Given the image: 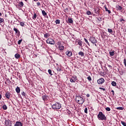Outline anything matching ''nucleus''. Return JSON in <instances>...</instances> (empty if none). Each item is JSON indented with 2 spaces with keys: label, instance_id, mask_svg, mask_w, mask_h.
I'll list each match as a JSON object with an SVG mask.
<instances>
[{
  "label": "nucleus",
  "instance_id": "51",
  "mask_svg": "<svg viewBox=\"0 0 126 126\" xmlns=\"http://www.w3.org/2000/svg\"><path fill=\"white\" fill-rule=\"evenodd\" d=\"M7 81H8V83L10 82V80H9L8 79H7Z\"/></svg>",
  "mask_w": 126,
  "mask_h": 126
},
{
  "label": "nucleus",
  "instance_id": "24",
  "mask_svg": "<svg viewBox=\"0 0 126 126\" xmlns=\"http://www.w3.org/2000/svg\"><path fill=\"white\" fill-rule=\"evenodd\" d=\"M78 44L79 45V46H80V47L82 46V41L81 40H79L78 42Z\"/></svg>",
  "mask_w": 126,
  "mask_h": 126
},
{
  "label": "nucleus",
  "instance_id": "33",
  "mask_svg": "<svg viewBox=\"0 0 126 126\" xmlns=\"http://www.w3.org/2000/svg\"><path fill=\"white\" fill-rule=\"evenodd\" d=\"M84 41L87 44H88V45H89V46H90V45L89 44V42H88V40H87V39L84 38Z\"/></svg>",
  "mask_w": 126,
  "mask_h": 126
},
{
  "label": "nucleus",
  "instance_id": "60",
  "mask_svg": "<svg viewBox=\"0 0 126 126\" xmlns=\"http://www.w3.org/2000/svg\"><path fill=\"white\" fill-rule=\"evenodd\" d=\"M25 0V1H27V0Z\"/></svg>",
  "mask_w": 126,
  "mask_h": 126
},
{
  "label": "nucleus",
  "instance_id": "17",
  "mask_svg": "<svg viewBox=\"0 0 126 126\" xmlns=\"http://www.w3.org/2000/svg\"><path fill=\"white\" fill-rule=\"evenodd\" d=\"M24 5V3H23V2L22 1L19 2L18 4V6H19L20 7H22Z\"/></svg>",
  "mask_w": 126,
  "mask_h": 126
},
{
  "label": "nucleus",
  "instance_id": "27",
  "mask_svg": "<svg viewBox=\"0 0 126 126\" xmlns=\"http://www.w3.org/2000/svg\"><path fill=\"white\" fill-rule=\"evenodd\" d=\"M56 24H60L61 23V20H56L55 21Z\"/></svg>",
  "mask_w": 126,
  "mask_h": 126
},
{
  "label": "nucleus",
  "instance_id": "48",
  "mask_svg": "<svg viewBox=\"0 0 126 126\" xmlns=\"http://www.w3.org/2000/svg\"><path fill=\"white\" fill-rule=\"evenodd\" d=\"M120 22H123V21H126L124 19H120Z\"/></svg>",
  "mask_w": 126,
  "mask_h": 126
},
{
  "label": "nucleus",
  "instance_id": "45",
  "mask_svg": "<svg viewBox=\"0 0 126 126\" xmlns=\"http://www.w3.org/2000/svg\"><path fill=\"white\" fill-rule=\"evenodd\" d=\"M99 89H100V90H103V91H105L106 90L105 88H103L101 87H99Z\"/></svg>",
  "mask_w": 126,
  "mask_h": 126
},
{
  "label": "nucleus",
  "instance_id": "2",
  "mask_svg": "<svg viewBox=\"0 0 126 126\" xmlns=\"http://www.w3.org/2000/svg\"><path fill=\"white\" fill-rule=\"evenodd\" d=\"M97 119L101 121H106L107 117L105 114H103V112L100 111L97 115Z\"/></svg>",
  "mask_w": 126,
  "mask_h": 126
},
{
  "label": "nucleus",
  "instance_id": "59",
  "mask_svg": "<svg viewBox=\"0 0 126 126\" xmlns=\"http://www.w3.org/2000/svg\"><path fill=\"white\" fill-rule=\"evenodd\" d=\"M5 84H6V82H5Z\"/></svg>",
  "mask_w": 126,
  "mask_h": 126
},
{
  "label": "nucleus",
  "instance_id": "56",
  "mask_svg": "<svg viewBox=\"0 0 126 126\" xmlns=\"http://www.w3.org/2000/svg\"><path fill=\"white\" fill-rule=\"evenodd\" d=\"M1 15H2L1 13H0V16H1Z\"/></svg>",
  "mask_w": 126,
  "mask_h": 126
},
{
  "label": "nucleus",
  "instance_id": "34",
  "mask_svg": "<svg viewBox=\"0 0 126 126\" xmlns=\"http://www.w3.org/2000/svg\"><path fill=\"white\" fill-rule=\"evenodd\" d=\"M105 10H106V11L108 12L109 14H110V13H111V10H108V8H107V7L105 8Z\"/></svg>",
  "mask_w": 126,
  "mask_h": 126
},
{
  "label": "nucleus",
  "instance_id": "25",
  "mask_svg": "<svg viewBox=\"0 0 126 126\" xmlns=\"http://www.w3.org/2000/svg\"><path fill=\"white\" fill-rule=\"evenodd\" d=\"M108 32H109V33H110V34H113V30L111 29H108Z\"/></svg>",
  "mask_w": 126,
  "mask_h": 126
},
{
  "label": "nucleus",
  "instance_id": "49",
  "mask_svg": "<svg viewBox=\"0 0 126 126\" xmlns=\"http://www.w3.org/2000/svg\"><path fill=\"white\" fill-rule=\"evenodd\" d=\"M111 92L112 93V95L113 96H114V95H115V92L114 91V90H112Z\"/></svg>",
  "mask_w": 126,
  "mask_h": 126
},
{
  "label": "nucleus",
  "instance_id": "44",
  "mask_svg": "<svg viewBox=\"0 0 126 126\" xmlns=\"http://www.w3.org/2000/svg\"><path fill=\"white\" fill-rule=\"evenodd\" d=\"M57 69L58 71H62V69H61L60 67H57Z\"/></svg>",
  "mask_w": 126,
  "mask_h": 126
},
{
  "label": "nucleus",
  "instance_id": "42",
  "mask_svg": "<svg viewBox=\"0 0 126 126\" xmlns=\"http://www.w3.org/2000/svg\"><path fill=\"white\" fill-rule=\"evenodd\" d=\"M118 9L119 10H122V9H123V7H122L121 6H119L118 7Z\"/></svg>",
  "mask_w": 126,
  "mask_h": 126
},
{
  "label": "nucleus",
  "instance_id": "55",
  "mask_svg": "<svg viewBox=\"0 0 126 126\" xmlns=\"http://www.w3.org/2000/svg\"><path fill=\"white\" fill-rule=\"evenodd\" d=\"M34 1H38V0H33Z\"/></svg>",
  "mask_w": 126,
  "mask_h": 126
},
{
  "label": "nucleus",
  "instance_id": "36",
  "mask_svg": "<svg viewBox=\"0 0 126 126\" xmlns=\"http://www.w3.org/2000/svg\"><path fill=\"white\" fill-rule=\"evenodd\" d=\"M2 22H4V19L3 18H0V23H2Z\"/></svg>",
  "mask_w": 126,
  "mask_h": 126
},
{
  "label": "nucleus",
  "instance_id": "8",
  "mask_svg": "<svg viewBox=\"0 0 126 126\" xmlns=\"http://www.w3.org/2000/svg\"><path fill=\"white\" fill-rule=\"evenodd\" d=\"M105 82V80H104V78H101L98 80H97V83L98 84H103Z\"/></svg>",
  "mask_w": 126,
  "mask_h": 126
},
{
  "label": "nucleus",
  "instance_id": "43",
  "mask_svg": "<svg viewBox=\"0 0 126 126\" xmlns=\"http://www.w3.org/2000/svg\"><path fill=\"white\" fill-rule=\"evenodd\" d=\"M87 111H88V109H87V107H86L85 110H84V112L86 113V114H87L88 112Z\"/></svg>",
  "mask_w": 126,
  "mask_h": 126
},
{
  "label": "nucleus",
  "instance_id": "16",
  "mask_svg": "<svg viewBox=\"0 0 126 126\" xmlns=\"http://www.w3.org/2000/svg\"><path fill=\"white\" fill-rule=\"evenodd\" d=\"M59 49L60 51H63V49H64V46H63L62 45H59Z\"/></svg>",
  "mask_w": 126,
  "mask_h": 126
},
{
  "label": "nucleus",
  "instance_id": "47",
  "mask_svg": "<svg viewBox=\"0 0 126 126\" xmlns=\"http://www.w3.org/2000/svg\"><path fill=\"white\" fill-rule=\"evenodd\" d=\"M124 64H125V66H126V59H124Z\"/></svg>",
  "mask_w": 126,
  "mask_h": 126
},
{
  "label": "nucleus",
  "instance_id": "10",
  "mask_svg": "<svg viewBox=\"0 0 126 126\" xmlns=\"http://www.w3.org/2000/svg\"><path fill=\"white\" fill-rule=\"evenodd\" d=\"M42 100L45 101L49 99V96H47V95H43L42 96Z\"/></svg>",
  "mask_w": 126,
  "mask_h": 126
},
{
  "label": "nucleus",
  "instance_id": "38",
  "mask_svg": "<svg viewBox=\"0 0 126 126\" xmlns=\"http://www.w3.org/2000/svg\"><path fill=\"white\" fill-rule=\"evenodd\" d=\"M21 26H24V25H25V24H24V22H21L20 23Z\"/></svg>",
  "mask_w": 126,
  "mask_h": 126
},
{
  "label": "nucleus",
  "instance_id": "12",
  "mask_svg": "<svg viewBox=\"0 0 126 126\" xmlns=\"http://www.w3.org/2000/svg\"><path fill=\"white\" fill-rule=\"evenodd\" d=\"M5 97H6L7 99H9V98H10V93L9 92L6 93V94H5Z\"/></svg>",
  "mask_w": 126,
  "mask_h": 126
},
{
  "label": "nucleus",
  "instance_id": "54",
  "mask_svg": "<svg viewBox=\"0 0 126 126\" xmlns=\"http://www.w3.org/2000/svg\"><path fill=\"white\" fill-rule=\"evenodd\" d=\"M94 46H95V47H97V45L96 44V43H94Z\"/></svg>",
  "mask_w": 126,
  "mask_h": 126
},
{
  "label": "nucleus",
  "instance_id": "9",
  "mask_svg": "<svg viewBox=\"0 0 126 126\" xmlns=\"http://www.w3.org/2000/svg\"><path fill=\"white\" fill-rule=\"evenodd\" d=\"M65 55L67 56V57H71V56H72V52L68 50L65 52Z\"/></svg>",
  "mask_w": 126,
  "mask_h": 126
},
{
  "label": "nucleus",
  "instance_id": "50",
  "mask_svg": "<svg viewBox=\"0 0 126 126\" xmlns=\"http://www.w3.org/2000/svg\"><path fill=\"white\" fill-rule=\"evenodd\" d=\"M86 96H87V97H90V94H86Z\"/></svg>",
  "mask_w": 126,
  "mask_h": 126
},
{
  "label": "nucleus",
  "instance_id": "30",
  "mask_svg": "<svg viewBox=\"0 0 126 126\" xmlns=\"http://www.w3.org/2000/svg\"><path fill=\"white\" fill-rule=\"evenodd\" d=\"M21 95H22V96H23V97H26V94H25V92H23L21 93Z\"/></svg>",
  "mask_w": 126,
  "mask_h": 126
},
{
  "label": "nucleus",
  "instance_id": "20",
  "mask_svg": "<svg viewBox=\"0 0 126 126\" xmlns=\"http://www.w3.org/2000/svg\"><path fill=\"white\" fill-rule=\"evenodd\" d=\"M78 55L79 56H81V57H84V53H83V52H82V51H80L78 53Z\"/></svg>",
  "mask_w": 126,
  "mask_h": 126
},
{
  "label": "nucleus",
  "instance_id": "32",
  "mask_svg": "<svg viewBox=\"0 0 126 126\" xmlns=\"http://www.w3.org/2000/svg\"><path fill=\"white\" fill-rule=\"evenodd\" d=\"M105 110H106V111H107L108 112H110V111H111V108L109 107H107L105 108Z\"/></svg>",
  "mask_w": 126,
  "mask_h": 126
},
{
  "label": "nucleus",
  "instance_id": "4",
  "mask_svg": "<svg viewBox=\"0 0 126 126\" xmlns=\"http://www.w3.org/2000/svg\"><path fill=\"white\" fill-rule=\"evenodd\" d=\"M47 44H50V45H55V40L52 38H48L46 40Z\"/></svg>",
  "mask_w": 126,
  "mask_h": 126
},
{
  "label": "nucleus",
  "instance_id": "35",
  "mask_svg": "<svg viewBox=\"0 0 126 126\" xmlns=\"http://www.w3.org/2000/svg\"><path fill=\"white\" fill-rule=\"evenodd\" d=\"M87 15H91V11H87Z\"/></svg>",
  "mask_w": 126,
  "mask_h": 126
},
{
  "label": "nucleus",
  "instance_id": "21",
  "mask_svg": "<svg viewBox=\"0 0 126 126\" xmlns=\"http://www.w3.org/2000/svg\"><path fill=\"white\" fill-rule=\"evenodd\" d=\"M16 92L17 93H20V88L18 87H17L16 88Z\"/></svg>",
  "mask_w": 126,
  "mask_h": 126
},
{
  "label": "nucleus",
  "instance_id": "28",
  "mask_svg": "<svg viewBox=\"0 0 126 126\" xmlns=\"http://www.w3.org/2000/svg\"><path fill=\"white\" fill-rule=\"evenodd\" d=\"M2 108H3V110H7V106L5 104H4L2 106Z\"/></svg>",
  "mask_w": 126,
  "mask_h": 126
},
{
  "label": "nucleus",
  "instance_id": "23",
  "mask_svg": "<svg viewBox=\"0 0 126 126\" xmlns=\"http://www.w3.org/2000/svg\"><path fill=\"white\" fill-rule=\"evenodd\" d=\"M42 13L43 16H46V15H47V13L44 10H42Z\"/></svg>",
  "mask_w": 126,
  "mask_h": 126
},
{
  "label": "nucleus",
  "instance_id": "13",
  "mask_svg": "<svg viewBox=\"0 0 126 126\" xmlns=\"http://www.w3.org/2000/svg\"><path fill=\"white\" fill-rule=\"evenodd\" d=\"M13 30L14 31H15L16 34H18V35H20V32L17 28H14Z\"/></svg>",
  "mask_w": 126,
  "mask_h": 126
},
{
  "label": "nucleus",
  "instance_id": "5",
  "mask_svg": "<svg viewBox=\"0 0 126 126\" xmlns=\"http://www.w3.org/2000/svg\"><path fill=\"white\" fill-rule=\"evenodd\" d=\"M89 40L92 43V44H96L97 42V40L94 36L90 37Z\"/></svg>",
  "mask_w": 126,
  "mask_h": 126
},
{
  "label": "nucleus",
  "instance_id": "18",
  "mask_svg": "<svg viewBox=\"0 0 126 126\" xmlns=\"http://www.w3.org/2000/svg\"><path fill=\"white\" fill-rule=\"evenodd\" d=\"M109 55L111 56V57L115 56V51L109 52Z\"/></svg>",
  "mask_w": 126,
  "mask_h": 126
},
{
  "label": "nucleus",
  "instance_id": "3",
  "mask_svg": "<svg viewBox=\"0 0 126 126\" xmlns=\"http://www.w3.org/2000/svg\"><path fill=\"white\" fill-rule=\"evenodd\" d=\"M62 108V104L60 103L56 102L52 105V108L53 110H60Z\"/></svg>",
  "mask_w": 126,
  "mask_h": 126
},
{
  "label": "nucleus",
  "instance_id": "52",
  "mask_svg": "<svg viewBox=\"0 0 126 126\" xmlns=\"http://www.w3.org/2000/svg\"><path fill=\"white\" fill-rule=\"evenodd\" d=\"M108 67H110V68L112 67V66L111 65H108Z\"/></svg>",
  "mask_w": 126,
  "mask_h": 126
},
{
  "label": "nucleus",
  "instance_id": "53",
  "mask_svg": "<svg viewBox=\"0 0 126 126\" xmlns=\"http://www.w3.org/2000/svg\"><path fill=\"white\" fill-rule=\"evenodd\" d=\"M1 97H2L1 94H0V99H1Z\"/></svg>",
  "mask_w": 126,
  "mask_h": 126
},
{
  "label": "nucleus",
  "instance_id": "39",
  "mask_svg": "<svg viewBox=\"0 0 126 126\" xmlns=\"http://www.w3.org/2000/svg\"><path fill=\"white\" fill-rule=\"evenodd\" d=\"M48 73H49V74H50V75H53V74H52V70L48 69Z\"/></svg>",
  "mask_w": 126,
  "mask_h": 126
},
{
  "label": "nucleus",
  "instance_id": "1",
  "mask_svg": "<svg viewBox=\"0 0 126 126\" xmlns=\"http://www.w3.org/2000/svg\"><path fill=\"white\" fill-rule=\"evenodd\" d=\"M76 100L77 101L79 105H82L84 102H85V98L84 97H82L80 95H78L76 96Z\"/></svg>",
  "mask_w": 126,
  "mask_h": 126
},
{
  "label": "nucleus",
  "instance_id": "29",
  "mask_svg": "<svg viewBox=\"0 0 126 126\" xmlns=\"http://www.w3.org/2000/svg\"><path fill=\"white\" fill-rule=\"evenodd\" d=\"M94 12L95 13H96V14H99V10H97V9H94Z\"/></svg>",
  "mask_w": 126,
  "mask_h": 126
},
{
  "label": "nucleus",
  "instance_id": "37",
  "mask_svg": "<svg viewBox=\"0 0 126 126\" xmlns=\"http://www.w3.org/2000/svg\"><path fill=\"white\" fill-rule=\"evenodd\" d=\"M87 79L89 80V81H91V80H92V78H91V76H89L87 77Z\"/></svg>",
  "mask_w": 126,
  "mask_h": 126
},
{
  "label": "nucleus",
  "instance_id": "15",
  "mask_svg": "<svg viewBox=\"0 0 126 126\" xmlns=\"http://www.w3.org/2000/svg\"><path fill=\"white\" fill-rule=\"evenodd\" d=\"M20 55L18 53H16L15 55V59H16L17 60H18V59H20Z\"/></svg>",
  "mask_w": 126,
  "mask_h": 126
},
{
  "label": "nucleus",
  "instance_id": "19",
  "mask_svg": "<svg viewBox=\"0 0 126 126\" xmlns=\"http://www.w3.org/2000/svg\"><path fill=\"white\" fill-rule=\"evenodd\" d=\"M68 23H70L71 24H72V23H73V20H72V18H68Z\"/></svg>",
  "mask_w": 126,
  "mask_h": 126
},
{
  "label": "nucleus",
  "instance_id": "7",
  "mask_svg": "<svg viewBox=\"0 0 126 126\" xmlns=\"http://www.w3.org/2000/svg\"><path fill=\"white\" fill-rule=\"evenodd\" d=\"M70 81V82L75 83V82H77V77L75 75L72 76Z\"/></svg>",
  "mask_w": 126,
  "mask_h": 126
},
{
  "label": "nucleus",
  "instance_id": "40",
  "mask_svg": "<svg viewBox=\"0 0 126 126\" xmlns=\"http://www.w3.org/2000/svg\"><path fill=\"white\" fill-rule=\"evenodd\" d=\"M121 124L122 125H123L124 126H126V122H124V121H121Z\"/></svg>",
  "mask_w": 126,
  "mask_h": 126
},
{
  "label": "nucleus",
  "instance_id": "26",
  "mask_svg": "<svg viewBox=\"0 0 126 126\" xmlns=\"http://www.w3.org/2000/svg\"><path fill=\"white\" fill-rule=\"evenodd\" d=\"M36 17H37V14L36 13H34L33 16H32V19L35 20V19H36Z\"/></svg>",
  "mask_w": 126,
  "mask_h": 126
},
{
  "label": "nucleus",
  "instance_id": "14",
  "mask_svg": "<svg viewBox=\"0 0 126 126\" xmlns=\"http://www.w3.org/2000/svg\"><path fill=\"white\" fill-rule=\"evenodd\" d=\"M44 38L48 39V38L50 37V33L46 32L44 34Z\"/></svg>",
  "mask_w": 126,
  "mask_h": 126
},
{
  "label": "nucleus",
  "instance_id": "31",
  "mask_svg": "<svg viewBox=\"0 0 126 126\" xmlns=\"http://www.w3.org/2000/svg\"><path fill=\"white\" fill-rule=\"evenodd\" d=\"M116 109H117V110H124V107H117Z\"/></svg>",
  "mask_w": 126,
  "mask_h": 126
},
{
  "label": "nucleus",
  "instance_id": "6",
  "mask_svg": "<svg viewBox=\"0 0 126 126\" xmlns=\"http://www.w3.org/2000/svg\"><path fill=\"white\" fill-rule=\"evenodd\" d=\"M12 122H11L9 119L5 120V125L6 126H12Z\"/></svg>",
  "mask_w": 126,
  "mask_h": 126
},
{
  "label": "nucleus",
  "instance_id": "57",
  "mask_svg": "<svg viewBox=\"0 0 126 126\" xmlns=\"http://www.w3.org/2000/svg\"><path fill=\"white\" fill-rule=\"evenodd\" d=\"M98 20H99V21H100L101 20V19H98Z\"/></svg>",
  "mask_w": 126,
  "mask_h": 126
},
{
  "label": "nucleus",
  "instance_id": "58",
  "mask_svg": "<svg viewBox=\"0 0 126 126\" xmlns=\"http://www.w3.org/2000/svg\"><path fill=\"white\" fill-rule=\"evenodd\" d=\"M101 19H102L101 18H99V19H100V20H101Z\"/></svg>",
  "mask_w": 126,
  "mask_h": 126
},
{
  "label": "nucleus",
  "instance_id": "11",
  "mask_svg": "<svg viewBox=\"0 0 126 126\" xmlns=\"http://www.w3.org/2000/svg\"><path fill=\"white\" fill-rule=\"evenodd\" d=\"M14 126H22V123L19 121H17L15 123Z\"/></svg>",
  "mask_w": 126,
  "mask_h": 126
},
{
  "label": "nucleus",
  "instance_id": "22",
  "mask_svg": "<svg viewBox=\"0 0 126 126\" xmlns=\"http://www.w3.org/2000/svg\"><path fill=\"white\" fill-rule=\"evenodd\" d=\"M111 85H112V86H117V83L115 81H112L111 82Z\"/></svg>",
  "mask_w": 126,
  "mask_h": 126
},
{
  "label": "nucleus",
  "instance_id": "41",
  "mask_svg": "<svg viewBox=\"0 0 126 126\" xmlns=\"http://www.w3.org/2000/svg\"><path fill=\"white\" fill-rule=\"evenodd\" d=\"M21 42H22V39L19 40L18 41V45H20V44H21Z\"/></svg>",
  "mask_w": 126,
  "mask_h": 126
},
{
  "label": "nucleus",
  "instance_id": "46",
  "mask_svg": "<svg viewBox=\"0 0 126 126\" xmlns=\"http://www.w3.org/2000/svg\"><path fill=\"white\" fill-rule=\"evenodd\" d=\"M36 4L37 6H40V5H41V3H40L39 2H38L36 3Z\"/></svg>",
  "mask_w": 126,
  "mask_h": 126
}]
</instances>
